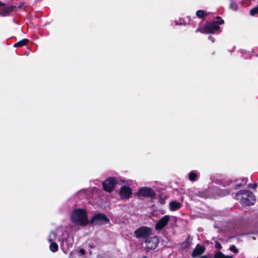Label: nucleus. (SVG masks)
I'll return each instance as SVG.
<instances>
[{"mask_svg": "<svg viewBox=\"0 0 258 258\" xmlns=\"http://www.w3.org/2000/svg\"><path fill=\"white\" fill-rule=\"evenodd\" d=\"M224 23V21L218 17L217 21L207 23L201 32L205 33H213L216 30L219 29V25Z\"/></svg>", "mask_w": 258, "mask_h": 258, "instance_id": "obj_4", "label": "nucleus"}, {"mask_svg": "<svg viewBox=\"0 0 258 258\" xmlns=\"http://www.w3.org/2000/svg\"><path fill=\"white\" fill-rule=\"evenodd\" d=\"M181 204L177 201H171L169 203V209L172 211H176L181 207Z\"/></svg>", "mask_w": 258, "mask_h": 258, "instance_id": "obj_14", "label": "nucleus"}, {"mask_svg": "<svg viewBox=\"0 0 258 258\" xmlns=\"http://www.w3.org/2000/svg\"><path fill=\"white\" fill-rule=\"evenodd\" d=\"M170 216L165 215L161 218L160 220L156 224L155 228L156 230H161L163 229L169 221Z\"/></svg>", "mask_w": 258, "mask_h": 258, "instance_id": "obj_11", "label": "nucleus"}, {"mask_svg": "<svg viewBox=\"0 0 258 258\" xmlns=\"http://www.w3.org/2000/svg\"><path fill=\"white\" fill-rule=\"evenodd\" d=\"M242 185V184H239L236 185L235 188H237L238 187L241 186Z\"/></svg>", "mask_w": 258, "mask_h": 258, "instance_id": "obj_28", "label": "nucleus"}, {"mask_svg": "<svg viewBox=\"0 0 258 258\" xmlns=\"http://www.w3.org/2000/svg\"><path fill=\"white\" fill-rule=\"evenodd\" d=\"M226 255H224L223 253H222L221 252H217L214 255V258H226Z\"/></svg>", "mask_w": 258, "mask_h": 258, "instance_id": "obj_19", "label": "nucleus"}, {"mask_svg": "<svg viewBox=\"0 0 258 258\" xmlns=\"http://www.w3.org/2000/svg\"><path fill=\"white\" fill-rule=\"evenodd\" d=\"M257 258H258V256H257Z\"/></svg>", "mask_w": 258, "mask_h": 258, "instance_id": "obj_33", "label": "nucleus"}, {"mask_svg": "<svg viewBox=\"0 0 258 258\" xmlns=\"http://www.w3.org/2000/svg\"><path fill=\"white\" fill-rule=\"evenodd\" d=\"M151 233V229L147 227H141L136 230L134 232L135 236L137 238H144L149 236Z\"/></svg>", "mask_w": 258, "mask_h": 258, "instance_id": "obj_5", "label": "nucleus"}, {"mask_svg": "<svg viewBox=\"0 0 258 258\" xmlns=\"http://www.w3.org/2000/svg\"><path fill=\"white\" fill-rule=\"evenodd\" d=\"M14 8L13 6H9L2 9L0 10V15L4 17L7 16L13 11Z\"/></svg>", "mask_w": 258, "mask_h": 258, "instance_id": "obj_13", "label": "nucleus"}, {"mask_svg": "<svg viewBox=\"0 0 258 258\" xmlns=\"http://www.w3.org/2000/svg\"><path fill=\"white\" fill-rule=\"evenodd\" d=\"M226 258H233V257L230 255H227Z\"/></svg>", "mask_w": 258, "mask_h": 258, "instance_id": "obj_29", "label": "nucleus"}, {"mask_svg": "<svg viewBox=\"0 0 258 258\" xmlns=\"http://www.w3.org/2000/svg\"><path fill=\"white\" fill-rule=\"evenodd\" d=\"M140 196L153 198L155 196V193L154 190L149 187H144L141 188L138 192Z\"/></svg>", "mask_w": 258, "mask_h": 258, "instance_id": "obj_9", "label": "nucleus"}, {"mask_svg": "<svg viewBox=\"0 0 258 258\" xmlns=\"http://www.w3.org/2000/svg\"><path fill=\"white\" fill-rule=\"evenodd\" d=\"M215 247L218 249H221L222 248L221 244L217 241L215 242Z\"/></svg>", "mask_w": 258, "mask_h": 258, "instance_id": "obj_23", "label": "nucleus"}, {"mask_svg": "<svg viewBox=\"0 0 258 258\" xmlns=\"http://www.w3.org/2000/svg\"><path fill=\"white\" fill-rule=\"evenodd\" d=\"M192 242V238L188 236L186 240L181 244V248L183 249H186L189 247Z\"/></svg>", "mask_w": 258, "mask_h": 258, "instance_id": "obj_15", "label": "nucleus"}, {"mask_svg": "<svg viewBox=\"0 0 258 258\" xmlns=\"http://www.w3.org/2000/svg\"><path fill=\"white\" fill-rule=\"evenodd\" d=\"M28 42V40L27 39H23L21 41L16 43L14 44V46L15 47H21L25 45H26Z\"/></svg>", "mask_w": 258, "mask_h": 258, "instance_id": "obj_16", "label": "nucleus"}, {"mask_svg": "<svg viewBox=\"0 0 258 258\" xmlns=\"http://www.w3.org/2000/svg\"><path fill=\"white\" fill-rule=\"evenodd\" d=\"M48 241L50 243L49 249L55 252L58 250V246L56 241H59L62 249H69L74 243L73 237L69 234L67 230L62 227L57 228L55 231H51L48 236Z\"/></svg>", "mask_w": 258, "mask_h": 258, "instance_id": "obj_1", "label": "nucleus"}, {"mask_svg": "<svg viewBox=\"0 0 258 258\" xmlns=\"http://www.w3.org/2000/svg\"><path fill=\"white\" fill-rule=\"evenodd\" d=\"M79 252L82 255H84L85 254V250L84 249L81 248V249H80Z\"/></svg>", "mask_w": 258, "mask_h": 258, "instance_id": "obj_25", "label": "nucleus"}, {"mask_svg": "<svg viewBox=\"0 0 258 258\" xmlns=\"http://www.w3.org/2000/svg\"><path fill=\"white\" fill-rule=\"evenodd\" d=\"M230 7L231 9H232L233 10H236L237 9V5L234 2L231 3Z\"/></svg>", "mask_w": 258, "mask_h": 258, "instance_id": "obj_22", "label": "nucleus"}, {"mask_svg": "<svg viewBox=\"0 0 258 258\" xmlns=\"http://www.w3.org/2000/svg\"><path fill=\"white\" fill-rule=\"evenodd\" d=\"M132 194V189L127 186H123L120 189L119 195L122 199H128Z\"/></svg>", "mask_w": 258, "mask_h": 258, "instance_id": "obj_10", "label": "nucleus"}, {"mask_svg": "<svg viewBox=\"0 0 258 258\" xmlns=\"http://www.w3.org/2000/svg\"><path fill=\"white\" fill-rule=\"evenodd\" d=\"M159 239L157 236L149 237L146 240V246L148 249H154L159 244Z\"/></svg>", "mask_w": 258, "mask_h": 258, "instance_id": "obj_8", "label": "nucleus"}, {"mask_svg": "<svg viewBox=\"0 0 258 258\" xmlns=\"http://www.w3.org/2000/svg\"><path fill=\"white\" fill-rule=\"evenodd\" d=\"M257 186V185L256 183H254L253 184H248V187H249V188H256Z\"/></svg>", "mask_w": 258, "mask_h": 258, "instance_id": "obj_24", "label": "nucleus"}, {"mask_svg": "<svg viewBox=\"0 0 258 258\" xmlns=\"http://www.w3.org/2000/svg\"><path fill=\"white\" fill-rule=\"evenodd\" d=\"M228 193H227V194H223V195H225L226 194H228Z\"/></svg>", "mask_w": 258, "mask_h": 258, "instance_id": "obj_32", "label": "nucleus"}, {"mask_svg": "<svg viewBox=\"0 0 258 258\" xmlns=\"http://www.w3.org/2000/svg\"><path fill=\"white\" fill-rule=\"evenodd\" d=\"M236 199L244 206L254 204L255 199L252 192L247 190H242L235 195Z\"/></svg>", "mask_w": 258, "mask_h": 258, "instance_id": "obj_3", "label": "nucleus"}, {"mask_svg": "<svg viewBox=\"0 0 258 258\" xmlns=\"http://www.w3.org/2000/svg\"><path fill=\"white\" fill-rule=\"evenodd\" d=\"M4 4H3L1 1H0V6H3Z\"/></svg>", "mask_w": 258, "mask_h": 258, "instance_id": "obj_30", "label": "nucleus"}, {"mask_svg": "<svg viewBox=\"0 0 258 258\" xmlns=\"http://www.w3.org/2000/svg\"><path fill=\"white\" fill-rule=\"evenodd\" d=\"M205 248L200 244H198L192 253V257H196L204 252Z\"/></svg>", "mask_w": 258, "mask_h": 258, "instance_id": "obj_12", "label": "nucleus"}, {"mask_svg": "<svg viewBox=\"0 0 258 258\" xmlns=\"http://www.w3.org/2000/svg\"><path fill=\"white\" fill-rule=\"evenodd\" d=\"M109 221V219L104 214L99 213L95 215L90 220L91 224H104Z\"/></svg>", "mask_w": 258, "mask_h": 258, "instance_id": "obj_6", "label": "nucleus"}, {"mask_svg": "<svg viewBox=\"0 0 258 258\" xmlns=\"http://www.w3.org/2000/svg\"><path fill=\"white\" fill-rule=\"evenodd\" d=\"M188 176L189 179L190 181H195L197 179V174L195 172L191 171L190 172H189Z\"/></svg>", "mask_w": 258, "mask_h": 258, "instance_id": "obj_17", "label": "nucleus"}, {"mask_svg": "<svg viewBox=\"0 0 258 258\" xmlns=\"http://www.w3.org/2000/svg\"><path fill=\"white\" fill-rule=\"evenodd\" d=\"M115 184L116 180L114 177H109L102 183L104 189L109 192L113 190Z\"/></svg>", "mask_w": 258, "mask_h": 258, "instance_id": "obj_7", "label": "nucleus"}, {"mask_svg": "<svg viewBox=\"0 0 258 258\" xmlns=\"http://www.w3.org/2000/svg\"><path fill=\"white\" fill-rule=\"evenodd\" d=\"M229 249L236 253L238 252V249L236 247V246L234 245H231L229 248Z\"/></svg>", "mask_w": 258, "mask_h": 258, "instance_id": "obj_21", "label": "nucleus"}, {"mask_svg": "<svg viewBox=\"0 0 258 258\" xmlns=\"http://www.w3.org/2000/svg\"><path fill=\"white\" fill-rule=\"evenodd\" d=\"M250 14L251 16H254L256 14L258 15V7H255L251 9L250 11Z\"/></svg>", "mask_w": 258, "mask_h": 258, "instance_id": "obj_20", "label": "nucleus"}, {"mask_svg": "<svg viewBox=\"0 0 258 258\" xmlns=\"http://www.w3.org/2000/svg\"><path fill=\"white\" fill-rule=\"evenodd\" d=\"M207 15V14L203 10H198L196 12V15L199 18H202L204 16H206Z\"/></svg>", "mask_w": 258, "mask_h": 258, "instance_id": "obj_18", "label": "nucleus"}, {"mask_svg": "<svg viewBox=\"0 0 258 258\" xmlns=\"http://www.w3.org/2000/svg\"><path fill=\"white\" fill-rule=\"evenodd\" d=\"M209 39L211 40L212 41V42H214L215 40H214V37H213L212 36H210L209 37Z\"/></svg>", "mask_w": 258, "mask_h": 258, "instance_id": "obj_26", "label": "nucleus"}, {"mask_svg": "<svg viewBox=\"0 0 258 258\" xmlns=\"http://www.w3.org/2000/svg\"><path fill=\"white\" fill-rule=\"evenodd\" d=\"M198 31H200V29H197L196 31L197 32Z\"/></svg>", "mask_w": 258, "mask_h": 258, "instance_id": "obj_31", "label": "nucleus"}, {"mask_svg": "<svg viewBox=\"0 0 258 258\" xmlns=\"http://www.w3.org/2000/svg\"><path fill=\"white\" fill-rule=\"evenodd\" d=\"M71 220L75 225L81 226H86L89 222L87 213L82 209L75 210L72 213Z\"/></svg>", "mask_w": 258, "mask_h": 258, "instance_id": "obj_2", "label": "nucleus"}, {"mask_svg": "<svg viewBox=\"0 0 258 258\" xmlns=\"http://www.w3.org/2000/svg\"><path fill=\"white\" fill-rule=\"evenodd\" d=\"M242 181L244 182V183H246L247 182V179L245 178H244L242 179Z\"/></svg>", "mask_w": 258, "mask_h": 258, "instance_id": "obj_27", "label": "nucleus"}]
</instances>
